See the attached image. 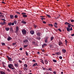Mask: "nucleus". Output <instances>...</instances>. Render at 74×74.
Returning <instances> with one entry per match:
<instances>
[{
    "label": "nucleus",
    "instance_id": "f257e3e1",
    "mask_svg": "<svg viewBox=\"0 0 74 74\" xmlns=\"http://www.w3.org/2000/svg\"><path fill=\"white\" fill-rule=\"evenodd\" d=\"M8 67H9V68H10V69H12V70H14V69H15L14 66H13L12 64H10L9 65H8Z\"/></svg>",
    "mask_w": 74,
    "mask_h": 74
},
{
    "label": "nucleus",
    "instance_id": "f03ea898",
    "mask_svg": "<svg viewBox=\"0 0 74 74\" xmlns=\"http://www.w3.org/2000/svg\"><path fill=\"white\" fill-rule=\"evenodd\" d=\"M22 33H23V35H24V34H26V31L25 30V29H23L22 31Z\"/></svg>",
    "mask_w": 74,
    "mask_h": 74
},
{
    "label": "nucleus",
    "instance_id": "7ed1b4c3",
    "mask_svg": "<svg viewBox=\"0 0 74 74\" xmlns=\"http://www.w3.org/2000/svg\"><path fill=\"white\" fill-rule=\"evenodd\" d=\"M7 58L8 60L9 61H12V59L11 58L9 57L8 56H7Z\"/></svg>",
    "mask_w": 74,
    "mask_h": 74
},
{
    "label": "nucleus",
    "instance_id": "20e7f679",
    "mask_svg": "<svg viewBox=\"0 0 74 74\" xmlns=\"http://www.w3.org/2000/svg\"><path fill=\"white\" fill-rule=\"evenodd\" d=\"M36 40H40L41 39V38L40 37L38 36L36 38Z\"/></svg>",
    "mask_w": 74,
    "mask_h": 74
},
{
    "label": "nucleus",
    "instance_id": "39448f33",
    "mask_svg": "<svg viewBox=\"0 0 74 74\" xmlns=\"http://www.w3.org/2000/svg\"><path fill=\"white\" fill-rule=\"evenodd\" d=\"M30 33L31 34H34V32L33 30L31 31H30Z\"/></svg>",
    "mask_w": 74,
    "mask_h": 74
},
{
    "label": "nucleus",
    "instance_id": "423d86ee",
    "mask_svg": "<svg viewBox=\"0 0 74 74\" xmlns=\"http://www.w3.org/2000/svg\"><path fill=\"white\" fill-rule=\"evenodd\" d=\"M14 66L15 67H18V63L17 62L16 63L14 64Z\"/></svg>",
    "mask_w": 74,
    "mask_h": 74
},
{
    "label": "nucleus",
    "instance_id": "0eeeda50",
    "mask_svg": "<svg viewBox=\"0 0 74 74\" xmlns=\"http://www.w3.org/2000/svg\"><path fill=\"white\" fill-rule=\"evenodd\" d=\"M56 55H60L61 54H60V53L58 52L56 53Z\"/></svg>",
    "mask_w": 74,
    "mask_h": 74
},
{
    "label": "nucleus",
    "instance_id": "6e6552de",
    "mask_svg": "<svg viewBox=\"0 0 74 74\" xmlns=\"http://www.w3.org/2000/svg\"><path fill=\"white\" fill-rule=\"evenodd\" d=\"M29 42V41L27 39H25L23 41V42Z\"/></svg>",
    "mask_w": 74,
    "mask_h": 74
},
{
    "label": "nucleus",
    "instance_id": "1a4fd4ad",
    "mask_svg": "<svg viewBox=\"0 0 74 74\" xmlns=\"http://www.w3.org/2000/svg\"><path fill=\"white\" fill-rule=\"evenodd\" d=\"M47 44H43V45H42V47L44 48V47H46V46H47Z\"/></svg>",
    "mask_w": 74,
    "mask_h": 74
},
{
    "label": "nucleus",
    "instance_id": "9d476101",
    "mask_svg": "<svg viewBox=\"0 0 74 74\" xmlns=\"http://www.w3.org/2000/svg\"><path fill=\"white\" fill-rule=\"evenodd\" d=\"M6 23L5 22H3V23H0L1 25H4Z\"/></svg>",
    "mask_w": 74,
    "mask_h": 74
},
{
    "label": "nucleus",
    "instance_id": "9b49d317",
    "mask_svg": "<svg viewBox=\"0 0 74 74\" xmlns=\"http://www.w3.org/2000/svg\"><path fill=\"white\" fill-rule=\"evenodd\" d=\"M18 30H19V27H18V26H17L16 27V32H18Z\"/></svg>",
    "mask_w": 74,
    "mask_h": 74
},
{
    "label": "nucleus",
    "instance_id": "f8f14e48",
    "mask_svg": "<svg viewBox=\"0 0 74 74\" xmlns=\"http://www.w3.org/2000/svg\"><path fill=\"white\" fill-rule=\"evenodd\" d=\"M66 30L68 32H70V28H69L68 27H67L66 28Z\"/></svg>",
    "mask_w": 74,
    "mask_h": 74
},
{
    "label": "nucleus",
    "instance_id": "ddd939ff",
    "mask_svg": "<svg viewBox=\"0 0 74 74\" xmlns=\"http://www.w3.org/2000/svg\"><path fill=\"white\" fill-rule=\"evenodd\" d=\"M54 38V37L52 36L51 37V41H52Z\"/></svg>",
    "mask_w": 74,
    "mask_h": 74
},
{
    "label": "nucleus",
    "instance_id": "4468645a",
    "mask_svg": "<svg viewBox=\"0 0 74 74\" xmlns=\"http://www.w3.org/2000/svg\"><path fill=\"white\" fill-rule=\"evenodd\" d=\"M10 19H13V18H14V16L12 15H10Z\"/></svg>",
    "mask_w": 74,
    "mask_h": 74
},
{
    "label": "nucleus",
    "instance_id": "2eb2a0df",
    "mask_svg": "<svg viewBox=\"0 0 74 74\" xmlns=\"http://www.w3.org/2000/svg\"><path fill=\"white\" fill-rule=\"evenodd\" d=\"M21 23H23L24 24H26V22L23 21H22Z\"/></svg>",
    "mask_w": 74,
    "mask_h": 74
},
{
    "label": "nucleus",
    "instance_id": "dca6fc26",
    "mask_svg": "<svg viewBox=\"0 0 74 74\" xmlns=\"http://www.w3.org/2000/svg\"><path fill=\"white\" fill-rule=\"evenodd\" d=\"M11 39V38L10 37H9L8 38V41H10Z\"/></svg>",
    "mask_w": 74,
    "mask_h": 74
},
{
    "label": "nucleus",
    "instance_id": "f3484780",
    "mask_svg": "<svg viewBox=\"0 0 74 74\" xmlns=\"http://www.w3.org/2000/svg\"><path fill=\"white\" fill-rule=\"evenodd\" d=\"M65 25H71V24H70V23H67V22H66L65 23Z\"/></svg>",
    "mask_w": 74,
    "mask_h": 74
},
{
    "label": "nucleus",
    "instance_id": "a211bd4d",
    "mask_svg": "<svg viewBox=\"0 0 74 74\" xmlns=\"http://www.w3.org/2000/svg\"><path fill=\"white\" fill-rule=\"evenodd\" d=\"M23 18H25L26 17H27V15L25 14L23 15Z\"/></svg>",
    "mask_w": 74,
    "mask_h": 74
},
{
    "label": "nucleus",
    "instance_id": "6ab92c4d",
    "mask_svg": "<svg viewBox=\"0 0 74 74\" xmlns=\"http://www.w3.org/2000/svg\"><path fill=\"white\" fill-rule=\"evenodd\" d=\"M37 35L38 36H40V35H41V34L39 32L37 33Z\"/></svg>",
    "mask_w": 74,
    "mask_h": 74
},
{
    "label": "nucleus",
    "instance_id": "aec40b11",
    "mask_svg": "<svg viewBox=\"0 0 74 74\" xmlns=\"http://www.w3.org/2000/svg\"><path fill=\"white\" fill-rule=\"evenodd\" d=\"M5 29H6V31H8V30H9V28L8 27L5 28Z\"/></svg>",
    "mask_w": 74,
    "mask_h": 74
},
{
    "label": "nucleus",
    "instance_id": "412c9836",
    "mask_svg": "<svg viewBox=\"0 0 74 74\" xmlns=\"http://www.w3.org/2000/svg\"><path fill=\"white\" fill-rule=\"evenodd\" d=\"M4 15H2V14L0 15V18H4Z\"/></svg>",
    "mask_w": 74,
    "mask_h": 74
},
{
    "label": "nucleus",
    "instance_id": "4be33fe9",
    "mask_svg": "<svg viewBox=\"0 0 74 74\" xmlns=\"http://www.w3.org/2000/svg\"><path fill=\"white\" fill-rule=\"evenodd\" d=\"M48 61L46 60L45 61V63L46 64H48Z\"/></svg>",
    "mask_w": 74,
    "mask_h": 74
},
{
    "label": "nucleus",
    "instance_id": "5701e85b",
    "mask_svg": "<svg viewBox=\"0 0 74 74\" xmlns=\"http://www.w3.org/2000/svg\"><path fill=\"white\" fill-rule=\"evenodd\" d=\"M66 50L65 49H62V51L63 53H65V52H66Z\"/></svg>",
    "mask_w": 74,
    "mask_h": 74
},
{
    "label": "nucleus",
    "instance_id": "b1692460",
    "mask_svg": "<svg viewBox=\"0 0 74 74\" xmlns=\"http://www.w3.org/2000/svg\"><path fill=\"white\" fill-rule=\"evenodd\" d=\"M61 44H62V42L60 41L59 42V45H60Z\"/></svg>",
    "mask_w": 74,
    "mask_h": 74
},
{
    "label": "nucleus",
    "instance_id": "393cba45",
    "mask_svg": "<svg viewBox=\"0 0 74 74\" xmlns=\"http://www.w3.org/2000/svg\"><path fill=\"white\" fill-rule=\"evenodd\" d=\"M0 73L1 74H5V72L3 71H1Z\"/></svg>",
    "mask_w": 74,
    "mask_h": 74
},
{
    "label": "nucleus",
    "instance_id": "a878e982",
    "mask_svg": "<svg viewBox=\"0 0 74 74\" xmlns=\"http://www.w3.org/2000/svg\"><path fill=\"white\" fill-rule=\"evenodd\" d=\"M49 70H48L49 71H52V68H48Z\"/></svg>",
    "mask_w": 74,
    "mask_h": 74
},
{
    "label": "nucleus",
    "instance_id": "bb28decb",
    "mask_svg": "<svg viewBox=\"0 0 74 74\" xmlns=\"http://www.w3.org/2000/svg\"><path fill=\"white\" fill-rule=\"evenodd\" d=\"M12 23H9L8 24V25H9V26H11V25H12Z\"/></svg>",
    "mask_w": 74,
    "mask_h": 74
},
{
    "label": "nucleus",
    "instance_id": "cd10ccee",
    "mask_svg": "<svg viewBox=\"0 0 74 74\" xmlns=\"http://www.w3.org/2000/svg\"><path fill=\"white\" fill-rule=\"evenodd\" d=\"M46 15L47 16V17H48V18H51V16H50V15L48 14H46Z\"/></svg>",
    "mask_w": 74,
    "mask_h": 74
},
{
    "label": "nucleus",
    "instance_id": "c85d7f7f",
    "mask_svg": "<svg viewBox=\"0 0 74 74\" xmlns=\"http://www.w3.org/2000/svg\"><path fill=\"white\" fill-rule=\"evenodd\" d=\"M49 26H51V27H52V26H53V25H52V24H49Z\"/></svg>",
    "mask_w": 74,
    "mask_h": 74
},
{
    "label": "nucleus",
    "instance_id": "c756f323",
    "mask_svg": "<svg viewBox=\"0 0 74 74\" xmlns=\"http://www.w3.org/2000/svg\"><path fill=\"white\" fill-rule=\"evenodd\" d=\"M24 66L25 67H27V65L26 64H24Z\"/></svg>",
    "mask_w": 74,
    "mask_h": 74
},
{
    "label": "nucleus",
    "instance_id": "7c9ffc66",
    "mask_svg": "<svg viewBox=\"0 0 74 74\" xmlns=\"http://www.w3.org/2000/svg\"><path fill=\"white\" fill-rule=\"evenodd\" d=\"M34 28H36V27H37V25H34Z\"/></svg>",
    "mask_w": 74,
    "mask_h": 74
},
{
    "label": "nucleus",
    "instance_id": "2f4dec72",
    "mask_svg": "<svg viewBox=\"0 0 74 74\" xmlns=\"http://www.w3.org/2000/svg\"><path fill=\"white\" fill-rule=\"evenodd\" d=\"M10 31H13V30H12V27H11L10 28Z\"/></svg>",
    "mask_w": 74,
    "mask_h": 74
},
{
    "label": "nucleus",
    "instance_id": "473e14b6",
    "mask_svg": "<svg viewBox=\"0 0 74 74\" xmlns=\"http://www.w3.org/2000/svg\"><path fill=\"white\" fill-rule=\"evenodd\" d=\"M18 62L20 63H22V61H21L20 60H18Z\"/></svg>",
    "mask_w": 74,
    "mask_h": 74
},
{
    "label": "nucleus",
    "instance_id": "72a5a7b5",
    "mask_svg": "<svg viewBox=\"0 0 74 74\" xmlns=\"http://www.w3.org/2000/svg\"><path fill=\"white\" fill-rule=\"evenodd\" d=\"M40 19L42 20V21H43V19H45V18H40Z\"/></svg>",
    "mask_w": 74,
    "mask_h": 74
},
{
    "label": "nucleus",
    "instance_id": "f704fd0d",
    "mask_svg": "<svg viewBox=\"0 0 74 74\" xmlns=\"http://www.w3.org/2000/svg\"><path fill=\"white\" fill-rule=\"evenodd\" d=\"M65 41L66 45H67V40L66 39L65 40Z\"/></svg>",
    "mask_w": 74,
    "mask_h": 74
},
{
    "label": "nucleus",
    "instance_id": "c9c22d12",
    "mask_svg": "<svg viewBox=\"0 0 74 74\" xmlns=\"http://www.w3.org/2000/svg\"><path fill=\"white\" fill-rule=\"evenodd\" d=\"M22 14L23 15H26V13H22Z\"/></svg>",
    "mask_w": 74,
    "mask_h": 74
},
{
    "label": "nucleus",
    "instance_id": "e433bc0d",
    "mask_svg": "<svg viewBox=\"0 0 74 74\" xmlns=\"http://www.w3.org/2000/svg\"><path fill=\"white\" fill-rule=\"evenodd\" d=\"M27 46H28V45H24V48H26V47H27Z\"/></svg>",
    "mask_w": 74,
    "mask_h": 74
},
{
    "label": "nucleus",
    "instance_id": "4c0bfd02",
    "mask_svg": "<svg viewBox=\"0 0 74 74\" xmlns=\"http://www.w3.org/2000/svg\"><path fill=\"white\" fill-rule=\"evenodd\" d=\"M1 44H2V45H5V44L4 43H2Z\"/></svg>",
    "mask_w": 74,
    "mask_h": 74
},
{
    "label": "nucleus",
    "instance_id": "58836bf2",
    "mask_svg": "<svg viewBox=\"0 0 74 74\" xmlns=\"http://www.w3.org/2000/svg\"><path fill=\"white\" fill-rule=\"evenodd\" d=\"M53 61L54 62H57V61L56 60H53Z\"/></svg>",
    "mask_w": 74,
    "mask_h": 74
},
{
    "label": "nucleus",
    "instance_id": "ea45409f",
    "mask_svg": "<svg viewBox=\"0 0 74 74\" xmlns=\"http://www.w3.org/2000/svg\"><path fill=\"white\" fill-rule=\"evenodd\" d=\"M15 18H18V16L17 15H16L14 16Z\"/></svg>",
    "mask_w": 74,
    "mask_h": 74
},
{
    "label": "nucleus",
    "instance_id": "a19ab883",
    "mask_svg": "<svg viewBox=\"0 0 74 74\" xmlns=\"http://www.w3.org/2000/svg\"><path fill=\"white\" fill-rule=\"evenodd\" d=\"M45 42L47 43L48 42V40L47 39H45Z\"/></svg>",
    "mask_w": 74,
    "mask_h": 74
},
{
    "label": "nucleus",
    "instance_id": "79ce46f5",
    "mask_svg": "<svg viewBox=\"0 0 74 74\" xmlns=\"http://www.w3.org/2000/svg\"><path fill=\"white\" fill-rule=\"evenodd\" d=\"M25 53H26L27 56H28V53H27V51H26L25 52Z\"/></svg>",
    "mask_w": 74,
    "mask_h": 74
},
{
    "label": "nucleus",
    "instance_id": "37998d69",
    "mask_svg": "<svg viewBox=\"0 0 74 74\" xmlns=\"http://www.w3.org/2000/svg\"><path fill=\"white\" fill-rule=\"evenodd\" d=\"M7 70L8 71H9V72H10L11 71L9 69H7Z\"/></svg>",
    "mask_w": 74,
    "mask_h": 74
},
{
    "label": "nucleus",
    "instance_id": "c03bdc74",
    "mask_svg": "<svg viewBox=\"0 0 74 74\" xmlns=\"http://www.w3.org/2000/svg\"><path fill=\"white\" fill-rule=\"evenodd\" d=\"M49 38V37L47 36V37H46L45 39H46V40H48V39Z\"/></svg>",
    "mask_w": 74,
    "mask_h": 74
},
{
    "label": "nucleus",
    "instance_id": "a18cd8bd",
    "mask_svg": "<svg viewBox=\"0 0 74 74\" xmlns=\"http://www.w3.org/2000/svg\"><path fill=\"white\" fill-rule=\"evenodd\" d=\"M4 64H5V63H3V67L5 68V65H4Z\"/></svg>",
    "mask_w": 74,
    "mask_h": 74
},
{
    "label": "nucleus",
    "instance_id": "49530a36",
    "mask_svg": "<svg viewBox=\"0 0 74 74\" xmlns=\"http://www.w3.org/2000/svg\"><path fill=\"white\" fill-rule=\"evenodd\" d=\"M71 22H74V20H71L70 19Z\"/></svg>",
    "mask_w": 74,
    "mask_h": 74
},
{
    "label": "nucleus",
    "instance_id": "de8ad7c7",
    "mask_svg": "<svg viewBox=\"0 0 74 74\" xmlns=\"http://www.w3.org/2000/svg\"><path fill=\"white\" fill-rule=\"evenodd\" d=\"M12 45H16V43H13Z\"/></svg>",
    "mask_w": 74,
    "mask_h": 74
},
{
    "label": "nucleus",
    "instance_id": "09e8293b",
    "mask_svg": "<svg viewBox=\"0 0 74 74\" xmlns=\"http://www.w3.org/2000/svg\"><path fill=\"white\" fill-rule=\"evenodd\" d=\"M59 59H62V57L61 56H60L59 57Z\"/></svg>",
    "mask_w": 74,
    "mask_h": 74
},
{
    "label": "nucleus",
    "instance_id": "8fccbe9b",
    "mask_svg": "<svg viewBox=\"0 0 74 74\" xmlns=\"http://www.w3.org/2000/svg\"><path fill=\"white\" fill-rule=\"evenodd\" d=\"M54 25L55 26V27H56V28H57L58 27L55 25Z\"/></svg>",
    "mask_w": 74,
    "mask_h": 74
},
{
    "label": "nucleus",
    "instance_id": "3c124183",
    "mask_svg": "<svg viewBox=\"0 0 74 74\" xmlns=\"http://www.w3.org/2000/svg\"><path fill=\"white\" fill-rule=\"evenodd\" d=\"M32 66H36V64H35V63Z\"/></svg>",
    "mask_w": 74,
    "mask_h": 74
},
{
    "label": "nucleus",
    "instance_id": "603ef678",
    "mask_svg": "<svg viewBox=\"0 0 74 74\" xmlns=\"http://www.w3.org/2000/svg\"><path fill=\"white\" fill-rule=\"evenodd\" d=\"M11 25L12 26H13V25H14V22L12 23Z\"/></svg>",
    "mask_w": 74,
    "mask_h": 74
},
{
    "label": "nucleus",
    "instance_id": "864d4df0",
    "mask_svg": "<svg viewBox=\"0 0 74 74\" xmlns=\"http://www.w3.org/2000/svg\"><path fill=\"white\" fill-rule=\"evenodd\" d=\"M54 25H58V23L56 22L54 23Z\"/></svg>",
    "mask_w": 74,
    "mask_h": 74
},
{
    "label": "nucleus",
    "instance_id": "5fc2aeb1",
    "mask_svg": "<svg viewBox=\"0 0 74 74\" xmlns=\"http://www.w3.org/2000/svg\"><path fill=\"white\" fill-rule=\"evenodd\" d=\"M16 12L17 13V14H20V12Z\"/></svg>",
    "mask_w": 74,
    "mask_h": 74
},
{
    "label": "nucleus",
    "instance_id": "6e6d98bb",
    "mask_svg": "<svg viewBox=\"0 0 74 74\" xmlns=\"http://www.w3.org/2000/svg\"><path fill=\"white\" fill-rule=\"evenodd\" d=\"M58 30H59V32H62V30L60 29H58Z\"/></svg>",
    "mask_w": 74,
    "mask_h": 74
},
{
    "label": "nucleus",
    "instance_id": "4d7b16f0",
    "mask_svg": "<svg viewBox=\"0 0 74 74\" xmlns=\"http://www.w3.org/2000/svg\"><path fill=\"white\" fill-rule=\"evenodd\" d=\"M1 20H2V21H3L4 22H5V19H1Z\"/></svg>",
    "mask_w": 74,
    "mask_h": 74
},
{
    "label": "nucleus",
    "instance_id": "13d9d810",
    "mask_svg": "<svg viewBox=\"0 0 74 74\" xmlns=\"http://www.w3.org/2000/svg\"><path fill=\"white\" fill-rule=\"evenodd\" d=\"M43 23H44L45 24V23H46V22H45V21H43Z\"/></svg>",
    "mask_w": 74,
    "mask_h": 74
},
{
    "label": "nucleus",
    "instance_id": "bf43d9fd",
    "mask_svg": "<svg viewBox=\"0 0 74 74\" xmlns=\"http://www.w3.org/2000/svg\"><path fill=\"white\" fill-rule=\"evenodd\" d=\"M70 30H72L73 29H72V27H71L70 29Z\"/></svg>",
    "mask_w": 74,
    "mask_h": 74
},
{
    "label": "nucleus",
    "instance_id": "052dcab7",
    "mask_svg": "<svg viewBox=\"0 0 74 74\" xmlns=\"http://www.w3.org/2000/svg\"><path fill=\"white\" fill-rule=\"evenodd\" d=\"M14 23L16 25V24L17 23L16 22V21H15L14 22Z\"/></svg>",
    "mask_w": 74,
    "mask_h": 74
},
{
    "label": "nucleus",
    "instance_id": "680f3d73",
    "mask_svg": "<svg viewBox=\"0 0 74 74\" xmlns=\"http://www.w3.org/2000/svg\"><path fill=\"white\" fill-rule=\"evenodd\" d=\"M19 49L20 51H22V48H20Z\"/></svg>",
    "mask_w": 74,
    "mask_h": 74
},
{
    "label": "nucleus",
    "instance_id": "e2e57ef3",
    "mask_svg": "<svg viewBox=\"0 0 74 74\" xmlns=\"http://www.w3.org/2000/svg\"><path fill=\"white\" fill-rule=\"evenodd\" d=\"M68 27H69V28H70V27H71V26L70 25H68Z\"/></svg>",
    "mask_w": 74,
    "mask_h": 74
},
{
    "label": "nucleus",
    "instance_id": "0e129e2a",
    "mask_svg": "<svg viewBox=\"0 0 74 74\" xmlns=\"http://www.w3.org/2000/svg\"><path fill=\"white\" fill-rule=\"evenodd\" d=\"M42 60V61H41V62L42 63H43V64H44V61H43V60Z\"/></svg>",
    "mask_w": 74,
    "mask_h": 74
},
{
    "label": "nucleus",
    "instance_id": "69168bd1",
    "mask_svg": "<svg viewBox=\"0 0 74 74\" xmlns=\"http://www.w3.org/2000/svg\"><path fill=\"white\" fill-rule=\"evenodd\" d=\"M33 62H36V60H33Z\"/></svg>",
    "mask_w": 74,
    "mask_h": 74
},
{
    "label": "nucleus",
    "instance_id": "338daca9",
    "mask_svg": "<svg viewBox=\"0 0 74 74\" xmlns=\"http://www.w3.org/2000/svg\"><path fill=\"white\" fill-rule=\"evenodd\" d=\"M53 73L54 74H56V73L55 72V71H54L53 72Z\"/></svg>",
    "mask_w": 74,
    "mask_h": 74
},
{
    "label": "nucleus",
    "instance_id": "774afa93",
    "mask_svg": "<svg viewBox=\"0 0 74 74\" xmlns=\"http://www.w3.org/2000/svg\"><path fill=\"white\" fill-rule=\"evenodd\" d=\"M71 36H74V34H73L72 35H71Z\"/></svg>",
    "mask_w": 74,
    "mask_h": 74
}]
</instances>
